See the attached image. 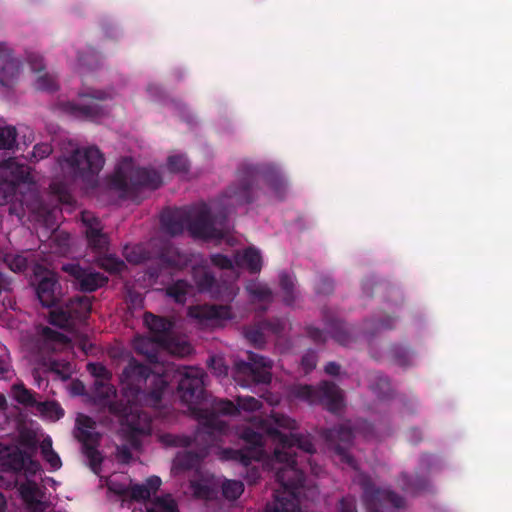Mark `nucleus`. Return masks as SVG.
<instances>
[{
	"mask_svg": "<svg viewBox=\"0 0 512 512\" xmlns=\"http://www.w3.org/2000/svg\"><path fill=\"white\" fill-rule=\"evenodd\" d=\"M88 370L95 377L94 397L95 401L103 406H107L112 413L122 418V425L127 427L131 433L146 435L151 431L150 418L146 413L139 410L136 401L139 398L142 383L149 382L157 387L151 394L155 400L160 398L161 391L166 384L176 378L179 382V391L181 399L188 405V408L196 413L203 409V387L204 372L199 368H184L175 370L174 367H168L162 375L157 371L149 373L147 368L139 365L134 360H130L120 376L122 386V395L120 405H117L113 398L116 396L114 387L109 383L110 372L99 363L88 364Z\"/></svg>",
	"mask_w": 512,
	"mask_h": 512,
	"instance_id": "nucleus-1",
	"label": "nucleus"
},
{
	"mask_svg": "<svg viewBox=\"0 0 512 512\" xmlns=\"http://www.w3.org/2000/svg\"><path fill=\"white\" fill-rule=\"evenodd\" d=\"M273 423L261 422V430L274 444L273 456H269L261 448L262 435L246 430L242 438L251 445L245 452L225 450L223 459L239 460L248 465L251 459L262 462L263 466L274 472L280 488L276 490L274 501L267 505L268 512H301L295 490L302 483V472L297 468L296 448L312 453L314 446L308 436L294 432L297 428L295 420L287 416H274Z\"/></svg>",
	"mask_w": 512,
	"mask_h": 512,
	"instance_id": "nucleus-2",
	"label": "nucleus"
},
{
	"mask_svg": "<svg viewBox=\"0 0 512 512\" xmlns=\"http://www.w3.org/2000/svg\"><path fill=\"white\" fill-rule=\"evenodd\" d=\"M184 219L189 222L188 229L195 237L217 239L222 238L228 232L222 221L211 218L206 205L194 208L186 215L181 212H176L173 215H163L162 225L165 232L170 235L181 233L184 229Z\"/></svg>",
	"mask_w": 512,
	"mask_h": 512,
	"instance_id": "nucleus-3",
	"label": "nucleus"
},
{
	"mask_svg": "<svg viewBox=\"0 0 512 512\" xmlns=\"http://www.w3.org/2000/svg\"><path fill=\"white\" fill-rule=\"evenodd\" d=\"M104 165V158L96 147L78 148L69 143L56 165V173L68 179L92 182Z\"/></svg>",
	"mask_w": 512,
	"mask_h": 512,
	"instance_id": "nucleus-4",
	"label": "nucleus"
},
{
	"mask_svg": "<svg viewBox=\"0 0 512 512\" xmlns=\"http://www.w3.org/2000/svg\"><path fill=\"white\" fill-rule=\"evenodd\" d=\"M0 460V486L10 487L18 483V471H24L27 477L40 471V464L17 448L1 451Z\"/></svg>",
	"mask_w": 512,
	"mask_h": 512,
	"instance_id": "nucleus-5",
	"label": "nucleus"
},
{
	"mask_svg": "<svg viewBox=\"0 0 512 512\" xmlns=\"http://www.w3.org/2000/svg\"><path fill=\"white\" fill-rule=\"evenodd\" d=\"M207 432H198L194 440L187 436L166 434L161 436V442L166 446L189 448V451L179 453L174 459L172 471L177 474L181 470L192 468L196 462L205 457L208 452L206 448L201 449L193 455V448L204 439Z\"/></svg>",
	"mask_w": 512,
	"mask_h": 512,
	"instance_id": "nucleus-6",
	"label": "nucleus"
},
{
	"mask_svg": "<svg viewBox=\"0 0 512 512\" xmlns=\"http://www.w3.org/2000/svg\"><path fill=\"white\" fill-rule=\"evenodd\" d=\"M144 322L148 329L152 332L153 340L166 349L169 353L183 357L191 352L190 346L185 342H175L169 336L172 323L164 318L146 314Z\"/></svg>",
	"mask_w": 512,
	"mask_h": 512,
	"instance_id": "nucleus-7",
	"label": "nucleus"
},
{
	"mask_svg": "<svg viewBox=\"0 0 512 512\" xmlns=\"http://www.w3.org/2000/svg\"><path fill=\"white\" fill-rule=\"evenodd\" d=\"M30 180L29 168L8 159L0 165V205H4L13 197L16 186Z\"/></svg>",
	"mask_w": 512,
	"mask_h": 512,
	"instance_id": "nucleus-8",
	"label": "nucleus"
},
{
	"mask_svg": "<svg viewBox=\"0 0 512 512\" xmlns=\"http://www.w3.org/2000/svg\"><path fill=\"white\" fill-rule=\"evenodd\" d=\"M118 478V476H114L109 479V490L124 498H132L137 501L149 498L152 494L156 493L161 485V479L156 476L147 479L143 485H132L131 480L124 476H121V479Z\"/></svg>",
	"mask_w": 512,
	"mask_h": 512,
	"instance_id": "nucleus-9",
	"label": "nucleus"
},
{
	"mask_svg": "<svg viewBox=\"0 0 512 512\" xmlns=\"http://www.w3.org/2000/svg\"><path fill=\"white\" fill-rule=\"evenodd\" d=\"M296 395L310 403H321L332 412L339 411L344 406L342 392L333 384L323 383L318 389L310 386L297 388Z\"/></svg>",
	"mask_w": 512,
	"mask_h": 512,
	"instance_id": "nucleus-10",
	"label": "nucleus"
},
{
	"mask_svg": "<svg viewBox=\"0 0 512 512\" xmlns=\"http://www.w3.org/2000/svg\"><path fill=\"white\" fill-rule=\"evenodd\" d=\"M116 181L122 188L130 185H147L157 188L161 184L160 176L156 171L135 168L131 160H125L116 172Z\"/></svg>",
	"mask_w": 512,
	"mask_h": 512,
	"instance_id": "nucleus-11",
	"label": "nucleus"
},
{
	"mask_svg": "<svg viewBox=\"0 0 512 512\" xmlns=\"http://www.w3.org/2000/svg\"><path fill=\"white\" fill-rule=\"evenodd\" d=\"M249 362L239 363L236 366L235 380L242 386H247L249 382L268 383L271 379V362L264 357L252 355Z\"/></svg>",
	"mask_w": 512,
	"mask_h": 512,
	"instance_id": "nucleus-12",
	"label": "nucleus"
},
{
	"mask_svg": "<svg viewBox=\"0 0 512 512\" xmlns=\"http://www.w3.org/2000/svg\"><path fill=\"white\" fill-rule=\"evenodd\" d=\"M90 311V301L87 297L70 300L65 307H59L50 312V321L61 328H71L75 320L82 319Z\"/></svg>",
	"mask_w": 512,
	"mask_h": 512,
	"instance_id": "nucleus-13",
	"label": "nucleus"
},
{
	"mask_svg": "<svg viewBox=\"0 0 512 512\" xmlns=\"http://www.w3.org/2000/svg\"><path fill=\"white\" fill-rule=\"evenodd\" d=\"M34 281L37 282V296L43 306L50 307L57 300V282L54 272L36 265L33 269Z\"/></svg>",
	"mask_w": 512,
	"mask_h": 512,
	"instance_id": "nucleus-14",
	"label": "nucleus"
},
{
	"mask_svg": "<svg viewBox=\"0 0 512 512\" xmlns=\"http://www.w3.org/2000/svg\"><path fill=\"white\" fill-rule=\"evenodd\" d=\"M110 97V94L97 91L83 94L80 97V103L71 104L70 112L76 117L94 119L100 114L101 107L95 101H102Z\"/></svg>",
	"mask_w": 512,
	"mask_h": 512,
	"instance_id": "nucleus-15",
	"label": "nucleus"
},
{
	"mask_svg": "<svg viewBox=\"0 0 512 512\" xmlns=\"http://www.w3.org/2000/svg\"><path fill=\"white\" fill-rule=\"evenodd\" d=\"M220 481L212 474L198 473L197 476L190 481L188 493L199 499H213L217 495Z\"/></svg>",
	"mask_w": 512,
	"mask_h": 512,
	"instance_id": "nucleus-16",
	"label": "nucleus"
},
{
	"mask_svg": "<svg viewBox=\"0 0 512 512\" xmlns=\"http://www.w3.org/2000/svg\"><path fill=\"white\" fill-rule=\"evenodd\" d=\"M62 269L72 275L78 281L81 289L85 291H94L106 281V278L101 274L90 269L81 268L77 264H67Z\"/></svg>",
	"mask_w": 512,
	"mask_h": 512,
	"instance_id": "nucleus-17",
	"label": "nucleus"
},
{
	"mask_svg": "<svg viewBox=\"0 0 512 512\" xmlns=\"http://www.w3.org/2000/svg\"><path fill=\"white\" fill-rule=\"evenodd\" d=\"M19 493L27 508L32 512H43L48 507L44 494L37 484L30 479L19 483Z\"/></svg>",
	"mask_w": 512,
	"mask_h": 512,
	"instance_id": "nucleus-18",
	"label": "nucleus"
},
{
	"mask_svg": "<svg viewBox=\"0 0 512 512\" xmlns=\"http://www.w3.org/2000/svg\"><path fill=\"white\" fill-rule=\"evenodd\" d=\"M28 63L32 71L35 73L33 84L37 90L52 91L56 89L57 82L55 78L51 74L43 72L45 66L40 55L30 53L28 55Z\"/></svg>",
	"mask_w": 512,
	"mask_h": 512,
	"instance_id": "nucleus-19",
	"label": "nucleus"
},
{
	"mask_svg": "<svg viewBox=\"0 0 512 512\" xmlns=\"http://www.w3.org/2000/svg\"><path fill=\"white\" fill-rule=\"evenodd\" d=\"M81 218L86 227L89 244L96 249H103L107 245V237L101 232L102 227L98 219L91 212H83Z\"/></svg>",
	"mask_w": 512,
	"mask_h": 512,
	"instance_id": "nucleus-20",
	"label": "nucleus"
},
{
	"mask_svg": "<svg viewBox=\"0 0 512 512\" xmlns=\"http://www.w3.org/2000/svg\"><path fill=\"white\" fill-rule=\"evenodd\" d=\"M259 401L253 397L238 398V404L235 406L232 402L219 400L213 404V412L222 415H233L240 410L255 411L259 409Z\"/></svg>",
	"mask_w": 512,
	"mask_h": 512,
	"instance_id": "nucleus-21",
	"label": "nucleus"
},
{
	"mask_svg": "<svg viewBox=\"0 0 512 512\" xmlns=\"http://www.w3.org/2000/svg\"><path fill=\"white\" fill-rule=\"evenodd\" d=\"M152 494L144 507L146 512H179L176 501L170 494L154 496Z\"/></svg>",
	"mask_w": 512,
	"mask_h": 512,
	"instance_id": "nucleus-22",
	"label": "nucleus"
},
{
	"mask_svg": "<svg viewBox=\"0 0 512 512\" xmlns=\"http://www.w3.org/2000/svg\"><path fill=\"white\" fill-rule=\"evenodd\" d=\"M190 313L196 317L217 320L223 322L232 318L230 307L228 306H204L191 310Z\"/></svg>",
	"mask_w": 512,
	"mask_h": 512,
	"instance_id": "nucleus-23",
	"label": "nucleus"
},
{
	"mask_svg": "<svg viewBox=\"0 0 512 512\" xmlns=\"http://www.w3.org/2000/svg\"><path fill=\"white\" fill-rule=\"evenodd\" d=\"M40 349L45 351L57 350L67 342V337L49 327H44L39 333Z\"/></svg>",
	"mask_w": 512,
	"mask_h": 512,
	"instance_id": "nucleus-24",
	"label": "nucleus"
},
{
	"mask_svg": "<svg viewBox=\"0 0 512 512\" xmlns=\"http://www.w3.org/2000/svg\"><path fill=\"white\" fill-rule=\"evenodd\" d=\"M77 432L76 437L84 442H94L97 438L95 432V422L88 416L79 414L76 418Z\"/></svg>",
	"mask_w": 512,
	"mask_h": 512,
	"instance_id": "nucleus-25",
	"label": "nucleus"
},
{
	"mask_svg": "<svg viewBox=\"0 0 512 512\" xmlns=\"http://www.w3.org/2000/svg\"><path fill=\"white\" fill-rule=\"evenodd\" d=\"M237 266L246 267L251 272H258L262 266L261 255L258 250L249 248L235 257Z\"/></svg>",
	"mask_w": 512,
	"mask_h": 512,
	"instance_id": "nucleus-26",
	"label": "nucleus"
},
{
	"mask_svg": "<svg viewBox=\"0 0 512 512\" xmlns=\"http://www.w3.org/2000/svg\"><path fill=\"white\" fill-rule=\"evenodd\" d=\"M20 63L14 57H7L2 61L0 70V82L3 85H9L10 82L19 74Z\"/></svg>",
	"mask_w": 512,
	"mask_h": 512,
	"instance_id": "nucleus-27",
	"label": "nucleus"
},
{
	"mask_svg": "<svg viewBox=\"0 0 512 512\" xmlns=\"http://www.w3.org/2000/svg\"><path fill=\"white\" fill-rule=\"evenodd\" d=\"M35 408L42 417L50 421H56L64 414L62 408L53 401L36 402Z\"/></svg>",
	"mask_w": 512,
	"mask_h": 512,
	"instance_id": "nucleus-28",
	"label": "nucleus"
},
{
	"mask_svg": "<svg viewBox=\"0 0 512 512\" xmlns=\"http://www.w3.org/2000/svg\"><path fill=\"white\" fill-rule=\"evenodd\" d=\"M41 454L44 460L50 465L53 470L61 467L62 463L58 454L52 449V440L46 437L40 444Z\"/></svg>",
	"mask_w": 512,
	"mask_h": 512,
	"instance_id": "nucleus-29",
	"label": "nucleus"
},
{
	"mask_svg": "<svg viewBox=\"0 0 512 512\" xmlns=\"http://www.w3.org/2000/svg\"><path fill=\"white\" fill-rule=\"evenodd\" d=\"M16 138V128L0 122V150L12 149L16 144Z\"/></svg>",
	"mask_w": 512,
	"mask_h": 512,
	"instance_id": "nucleus-30",
	"label": "nucleus"
},
{
	"mask_svg": "<svg viewBox=\"0 0 512 512\" xmlns=\"http://www.w3.org/2000/svg\"><path fill=\"white\" fill-rule=\"evenodd\" d=\"M223 496L228 500L237 499L244 491V485L241 481L226 480L220 482Z\"/></svg>",
	"mask_w": 512,
	"mask_h": 512,
	"instance_id": "nucleus-31",
	"label": "nucleus"
},
{
	"mask_svg": "<svg viewBox=\"0 0 512 512\" xmlns=\"http://www.w3.org/2000/svg\"><path fill=\"white\" fill-rule=\"evenodd\" d=\"M12 396L13 398L24 405H35L36 402L33 399V395L29 390H27L22 384H14L12 386Z\"/></svg>",
	"mask_w": 512,
	"mask_h": 512,
	"instance_id": "nucleus-32",
	"label": "nucleus"
},
{
	"mask_svg": "<svg viewBox=\"0 0 512 512\" xmlns=\"http://www.w3.org/2000/svg\"><path fill=\"white\" fill-rule=\"evenodd\" d=\"M247 291L253 299L266 301L271 297V292L268 287L258 282L249 283L247 285Z\"/></svg>",
	"mask_w": 512,
	"mask_h": 512,
	"instance_id": "nucleus-33",
	"label": "nucleus"
},
{
	"mask_svg": "<svg viewBox=\"0 0 512 512\" xmlns=\"http://www.w3.org/2000/svg\"><path fill=\"white\" fill-rule=\"evenodd\" d=\"M191 287L184 281L176 282L168 289V294L177 302H184L185 296L190 293Z\"/></svg>",
	"mask_w": 512,
	"mask_h": 512,
	"instance_id": "nucleus-34",
	"label": "nucleus"
},
{
	"mask_svg": "<svg viewBox=\"0 0 512 512\" xmlns=\"http://www.w3.org/2000/svg\"><path fill=\"white\" fill-rule=\"evenodd\" d=\"M4 261L14 272L24 271L28 264L27 259L22 255H6Z\"/></svg>",
	"mask_w": 512,
	"mask_h": 512,
	"instance_id": "nucleus-35",
	"label": "nucleus"
},
{
	"mask_svg": "<svg viewBox=\"0 0 512 512\" xmlns=\"http://www.w3.org/2000/svg\"><path fill=\"white\" fill-rule=\"evenodd\" d=\"M99 264L102 268L109 272H121L124 268V263L112 255H107L99 259Z\"/></svg>",
	"mask_w": 512,
	"mask_h": 512,
	"instance_id": "nucleus-36",
	"label": "nucleus"
},
{
	"mask_svg": "<svg viewBox=\"0 0 512 512\" xmlns=\"http://www.w3.org/2000/svg\"><path fill=\"white\" fill-rule=\"evenodd\" d=\"M168 168L173 172H185L188 168L187 159L180 154L172 155L168 158Z\"/></svg>",
	"mask_w": 512,
	"mask_h": 512,
	"instance_id": "nucleus-37",
	"label": "nucleus"
},
{
	"mask_svg": "<svg viewBox=\"0 0 512 512\" xmlns=\"http://www.w3.org/2000/svg\"><path fill=\"white\" fill-rule=\"evenodd\" d=\"M155 345H157V343L153 339L150 340V339H147V338H144V337H138L134 341L135 349L139 353L147 355L148 358H150V359H152L153 355L150 354L151 349L149 347L150 346L154 347Z\"/></svg>",
	"mask_w": 512,
	"mask_h": 512,
	"instance_id": "nucleus-38",
	"label": "nucleus"
},
{
	"mask_svg": "<svg viewBox=\"0 0 512 512\" xmlns=\"http://www.w3.org/2000/svg\"><path fill=\"white\" fill-rule=\"evenodd\" d=\"M280 284L282 289L285 291L284 299L287 303H290L293 300V288H294V279L293 277L283 274L280 278Z\"/></svg>",
	"mask_w": 512,
	"mask_h": 512,
	"instance_id": "nucleus-39",
	"label": "nucleus"
},
{
	"mask_svg": "<svg viewBox=\"0 0 512 512\" xmlns=\"http://www.w3.org/2000/svg\"><path fill=\"white\" fill-rule=\"evenodd\" d=\"M327 438L331 441V442H349L352 438V432L350 429L348 428H345V429H340V430H332V431H329L328 435H327Z\"/></svg>",
	"mask_w": 512,
	"mask_h": 512,
	"instance_id": "nucleus-40",
	"label": "nucleus"
},
{
	"mask_svg": "<svg viewBox=\"0 0 512 512\" xmlns=\"http://www.w3.org/2000/svg\"><path fill=\"white\" fill-rule=\"evenodd\" d=\"M52 148L48 143H41L34 146L32 151V158L39 161L50 155Z\"/></svg>",
	"mask_w": 512,
	"mask_h": 512,
	"instance_id": "nucleus-41",
	"label": "nucleus"
},
{
	"mask_svg": "<svg viewBox=\"0 0 512 512\" xmlns=\"http://www.w3.org/2000/svg\"><path fill=\"white\" fill-rule=\"evenodd\" d=\"M125 255H126V259L129 262H132L135 264L140 263L142 260L145 259L144 255H143V250L141 247H133L131 249H126Z\"/></svg>",
	"mask_w": 512,
	"mask_h": 512,
	"instance_id": "nucleus-42",
	"label": "nucleus"
},
{
	"mask_svg": "<svg viewBox=\"0 0 512 512\" xmlns=\"http://www.w3.org/2000/svg\"><path fill=\"white\" fill-rule=\"evenodd\" d=\"M212 262L222 268V269H228L231 271V274L236 275L235 271H234V267H233V264H232V261L230 259H228L227 257L225 256H222V255H214L212 257Z\"/></svg>",
	"mask_w": 512,
	"mask_h": 512,
	"instance_id": "nucleus-43",
	"label": "nucleus"
},
{
	"mask_svg": "<svg viewBox=\"0 0 512 512\" xmlns=\"http://www.w3.org/2000/svg\"><path fill=\"white\" fill-rule=\"evenodd\" d=\"M210 367L217 376L227 375V367L221 358H212Z\"/></svg>",
	"mask_w": 512,
	"mask_h": 512,
	"instance_id": "nucleus-44",
	"label": "nucleus"
},
{
	"mask_svg": "<svg viewBox=\"0 0 512 512\" xmlns=\"http://www.w3.org/2000/svg\"><path fill=\"white\" fill-rule=\"evenodd\" d=\"M302 366L306 371L311 370L316 366V357L314 354H307L302 359Z\"/></svg>",
	"mask_w": 512,
	"mask_h": 512,
	"instance_id": "nucleus-45",
	"label": "nucleus"
},
{
	"mask_svg": "<svg viewBox=\"0 0 512 512\" xmlns=\"http://www.w3.org/2000/svg\"><path fill=\"white\" fill-rule=\"evenodd\" d=\"M341 512H356L354 501L351 499H343L340 503Z\"/></svg>",
	"mask_w": 512,
	"mask_h": 512,
	"instance_id": "nucleus-46",
	"label": "nucleus"
},
{
	"mask_svg": "<svg viewBox=\"0 0 512 512\" xmlns=\"http://www.w3.org/2000/svg\"><path fill=\"white\" fill-rule=\"evenodd\" d=\"M87 454L88 456L91 458V464H92V468L93 470L96 472V465L100 462L101 458H100V455L99 453L92 449V448H89L88 451H87Z\"/></svg>",
	"mask_w": 512,
	"mask_h": 512,
	"instance_id": "nucleus-47",
	"label": "nucleus"
},
{
	"mask_svg": "<svg viewBox=\"0 0 512 512\" xmlns=\"http://www.w3.org/2000/svg\"><path fill=\"white\" fill-rule=\"evenodd\" d=\"M212 282H213V279L210 276H208L207 274H205L203 282L197 281L198 286L201 290L209 289Z\"/></svg>",
	"mask_w": 512,
	"mask_h": 512,
	"instance_id": "nucleus-48",
	"label": "nucleus"
},
{
	"mask_svg": "<svg viewBox=\"0 0 512 512\" xmlns=\"http://www.w3.org/2000/svg\"><path fill=\"white\" fill-rule=\"evenodd\" d=\"M325 371L328 373V374H331V375H335L338 373L339 371V366L336 364V363H329L326 365L325 367Z\"/></svg>",
	"mask_w": 512,
	"mask_h": 512,
	"instance_id": "nucleus-49",
	"label": "nucleus"
},
{
	"mask_svg": "<svg viewBox=\"0 0 512 512\" xmlns=\"http://www.w3.org/2000/svg\"><path fill=\"white\" fill-rule=\"evenodd\" d=\"M9 287V282L6 280L4 275L0 273V291L7 290Z\"/></svg>",
	"mask_w": 512,
	"mask_h": 512,
	"instance_id": "nucleus-50",
	"label": "nucleus"
},
{
	"mask_svg": "<svg viewBox=\"0 0 512 512\" xmlns=\"http://www.w3.org/2000/svg\"><path fill=\"white\" fill-rule=\"evenodd\" d=\"M7 406L6 398L0 393V410H5Z\"/></svg>",
	"mask_w": 512,
	"mask_h": 512,
	"instance_id": "nucleus-51",
	"label": "nucleus"
},
{
	"mask_svg": "<svg viewBox=\"0 0 512 512\" xmlns=\"http://www.w3.org/2000/svg\"><path fill=\"white\" fill-rule=\"evenodd\" d=\"M6 508V500L4 496L0 493V512H4Z\"/></svg>",
	"mask_w": 512,
	"mask_h": 512,
	"instance_id": "nucleus-52",
	"label": "nucleus"
},
{
	"mask_svg": "<svg viewBox=\"0 0 512 512\" xmlns=\"http://www.w3.org/2000/svg\"><path fill=\"white\" fill-rule=\"evenodd\" d=\"M9 370L7 367L0 365V374L7 373Z\"/></svg>",
	"mask_w": 512,
	"mask_h": 512,
	"instance_id": "nucleus-53",
	"label": "nucleus"
},
{
	"mask_svg": "<svg viewBox=\"0 0 512 512\" xmlns=\"http://www.w3.org/2000/svg\"><path fill=\"white\" fill-rule=\"evenodd\" d=\"M219 423H220V421H217L216 419L209 421V425H218Z\"/></svg>",
	"mask_w": 512,
	"mask_h": 512,
	"instance_id": "nucleus-54",
	"label": "nucleus"
},
{
	"mask_svg": "<svg viewBox=\"0 0 512 512\" xmlns=\"http://www.w3.org/2000/svg\"><path fill=\"white\" fill-rule=\"evenodd\" d=\"M238 198H239V200H241V201H249V199H248V198H246V197H244V196H242V194H239Z\"/></svg>",
	"mask_w": 512,
	"mask_h": 512,
	"instance_id": "nucleus-55",
	"label": "nucleus"
},
{
	"mask_svg": "<svg viewBox=\"0 0 512 512\" xmlns=\"http://www.w3.org/2000/svg\"><path fill=\"white\" fill-rule=\"evenodd\" d=\"M173 265L179 266L180 265V261L174 262Z\"/></svg>",
	"mask_w": 512,
	"mask_h": 512,
	"instance_id": "nucleus-56",
	"label": "nucleus"
},
{
	"mask_svg": "<svg viewBox=\"0 0 512 512\" xmlns=\"http://www.w3.org/2000/svg\"><path fill=\"white\" fill-rule=\"evenodd\" d=\"M133 512H138V511H137L136 509H134V511H133Z\"/></svg>",
	"mask_w": 512,
	"mask_h": 512,
	"instance_id": "nucleus-57",
	"label": "nucleus"
}]
</instances>
